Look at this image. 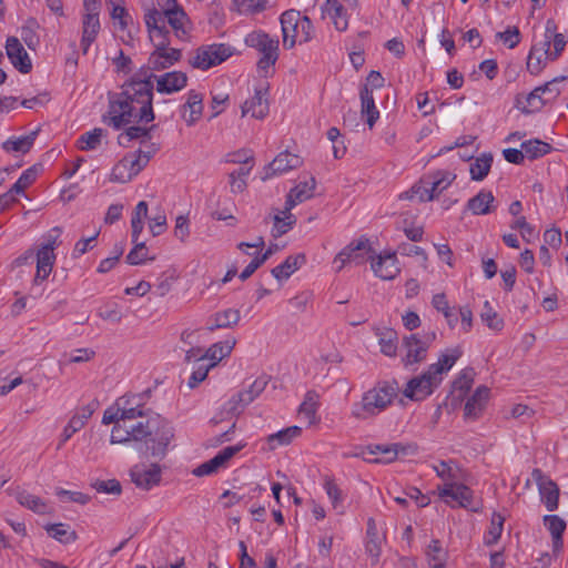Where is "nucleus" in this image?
<instances>
[{
  "mask_svg": "<svg viewBox=\"0 0 568 568\" xmlns=\"http://www.w3.org/2000/svg\"><path fill=\"white\" fill-rule=\"evenodd\" d=\"M493 163L491 154H483L477 158L474 163L470 164V175L475 181L484 180L490 171Z\"/></svg>",
  "mask_w": 568,
  "mask_h": 568,
  "instance_id": "nucleus-50",
  "label": "nucleus"
},
{
  "mask_svg": "<svg viewBox=\"0 0 568 568\" xmlns=\"http://www.w3.org/2000/svg\"><path fill=\"white\" fill-rule=\"evenodd\" d=\"M98 315L104 320L113 323H119L122 320V313L118 304H106L101 307L98 312Z\"/></svg>",
  "mask_w": 568,
  "mask_h": 568,
  "instance_id": "nucleus-64",
  "label": "nucleus"
},
{
  "mask_svg": "<svg viewBox=\"0 0 568 568\" xmlns=\"http://www.w3.org/2000/svg\"><path fill=\"white\" fill-rule=\"evenodd\" d=\"M98 406L99 403L97 400H92L88 405L79 408L69 420L71 423V427L78 430L82 429Z\"/></svg>",
  "mask_w": 568,
  "mask_h": 568,
  "instance_id": "nucleus-51",
  "label": "nucleus"
},
{
  "mask_svg": "<svg viewBox=\"0 0 568 568\" xmlns=\"http://www.w3.org/2000/svg\"><path fill=\"white\" fill-rule=\"evenodd\" d=\"M438 495L452 508H468L474 499L473 490L468 486L456 481L444 483L438 486Z\"/></svg>",
  "mask_w": 568,
  "mask_h": 568,
  "instance_id": "nucleus-13",
  "label": "nucleus"
},
{
  "mask_svg": "<svg viewBox=\"0 0 568 568\" xmlns=\"http://www.w3.org/2000/svg\"><path fill=\"white\" fill-rule=\"evenodd\" d=\"M302 429L298 426H291L268 436L267 442L271 448L288 445L294 438L301 435Z\"/></svg>",
  "mask_w": 568,
  "mask_h": 568,
  "instance_id": "nucleus-48",
  "label": "nucleus"
},
{
  "mask_svg": "<svg viewBox=\"0 0 568 568\" xmlns=\"http://www.w3.org/2000/svg\"><path fill=\"white\" fill-rule=\"evenodd\" d=\"M225 467V465L222 463V460L219 458L217 455H215L210 460L201 464L197 466L193 474L197 477L207 476L216 473L220 468Z\"/></svg>",
  "mask_w": 568,
  "mask_h": 568,
  "instance_id": "nucleus-58",
  "label": "nucleus"
},
{
  "mask_svg": "<svg viewBox=\"0 0 568 568\" xmlns=\"http://www.w3.org/2000/svg\"><path fill=\"white\" fill-rule=\"evenodd\" d=\"M6 53L12 65L21 73L27 74L32 70L31 59L18 38L7 39Z\"/></svg>",
  "mask_w": 568,
  "mask_h": 568,
  "instance_id": "nucleus-17",
  "label": "nucleus"
},
{
  "mask_svg": "<svg viewBox=\"0 0 568 568\" xmlns=\"http://www.w3.org/2000/svg\"><path fill=\"white\" fill-rule=\"evenodd\" d=\"M531 475L538 486L541 503L548 511H555L559 505L558 485L538 468Z\"/></svg>",
  "mask_w": 568,
  "mask_h": 568,
  "instance_id": "nucleus-15",
  "label": "nucleus"
},
{
  "mask_svg": "<svg viewBox=\"0 0 568 568\" xmlns=\"http://www.w3.org/2000/svg\"><path fill=\"white\" fill-rule=\"evenodd\" d=\"M240 318L241 314L239 310L227 308L220 311L209 318L206 329L213 332L217 328H230L235 326L240 322Z\"/></svg>",
  "mask_w": 568,
  "mask_h": 568,
  "instance_id": "nucleus-29",
  "label": "nucleus"
},
{
  "mask_svg": "<svg viewBox=\"0 0 568 568\" xmlns=\"http://www.w3.org/2000/svg\"><path fill=\"white\" fill-rule=\"evenodd\" d=\"M267 385V379L265 377H258L256 378L248 388L237 393L236 396H234L231 400V410L237 412V405H240L242 408L251 404L260 394L263 393Z\"/></svg>",
  "mask_w": 568,
  "mask_h": 568,
  "instance_id": "nucleus-24",
  "label": "nucleus"
},
{
  "mask_svg": "<svg viewBox=\"0 0 568 568\" xmlns=\"http://www.w3.org/2000/svg\"><path fill=\"white\" fill-rule=\"evenodd\" d=\"M57 240L58 235H49L47 242L37 250V272L33 278V285L41 284L51 274L55 262L54 248L57 247Z\"/></svg>",
  "mask_w": 568,
  "mask_h": 568,
  "instance_id": "nucleus-12",
  "label": "nucleus"
},
{
  "mask_svg": "<svg viewBox=\"0 0 568 568\" xmlns=\"http://www.w3.org/2000/svg\"><path fill=\"white\" fill-rule=\"evenodd\" d=\"M142 73L144 72L141 70ZM146 75L149 73L146 72ZM151 80L154 79L156 82V91L163 94H172L184 89L187 84V77L182 71H171L161 75H154L150 73Z\"/></svg>",
  "mask_w": 568,
  "mask_h": 568,
  "instance_id": "nucleus-19",
  "label": "nucleus"
},
{
  "mask_svg": "<svg viewBox=\"0 0 568 568\" xmlns=\"http://www.w3.org/2000/svg\"><path fill=\"white\" fill-rule=\"evenodd\" d=\"M202 110V95L195 91H190L182 113V118L189 126L193 125L200 119Z\"/></svg>",
  "mask_w": 568,
  "mask_h": 568,
  "instance_id": "nucleus-36",
  "label": "nucleus"
},
{
  "mask_svg": "<svg viewBox=\"0 0 568 568\" xmlns=\"http://www.w3.org/2000/svg\"><path fill=\"white\" fill-rule=\"evenodd\" d=\"M83 14H82V38L81 48L83 53H87L90 45L95 41L100 30V0H83Z\"/></svg>",
  "mask_w": 568,
  "mask_h": 568,
  "instance_id": "nucleus-9",
  "label": "nucleus"
},
{
  "mask_svg": "<svg viewBox=\"0 0 568 568\" xmlns=\"http://www.w3.org/2000/svg\"><path fill=\"white\" fill-rule=\"evenodd\" d=\"M371 253V245L367 239H361L356 243H351L344 247L334 258L337 271H341L347 263L356 265L363 264Z\"/></svg>",
  "mask_w": 568,
  "mask_h": 568,
  "instance_id": "nucleus-14",
  "label": "nucleus"
},
{
  "mask_svg": "<svg viewBox=\"0 0 568 568\" xmlns=\"http://www.w3.org/2000/svg\"><path fill=\"white\" fill-rule=\"evenodd\" d=\"M134 110L126 100L120 99L118 93H110L108 112L103 115V122L116 131L132 123L140 124L139 115Z\"/></svg>",
  "mask_w": 568,
  "mask_h": 568,
  "instance_id": "nucleus-8",
  "label": "nucleus"
},
{
  "mask_svg": "<svg viewBox=\"0 0 568 568\" xmlns=\"http://www.w3.org/2000/svg\"><path fill=\"white\" fill-rule=\"evenodd\" d=\"M153 89L151 75L140 71L122 85L121 92H118L120 99L126 100L128 104L135 109L139 123H150L155 118L152 106Z\"/></svg>",
  "mask_w": 568,
  "mask_h": 568,
  "instance_id": "nucleus-2",
  "label": "nucleus"
},
{
  "mask_svg": "<svg viewBox=\"0 0 568 568\" xmlns=\"http://www.w3.org/2000/svg\"><path fill=\"white\" fill-rule=\"evenodd\" d=\"M267 0H233V7L240 14L260 13L266 9Z\"/></svg>",
  "mask_w": 568,
  "mask_h": 568,
  "instance_id": "nucleus-53",
  "label": "nucleus"
},
{
  "mask_svg": "<svg viewBox=\"0 0 568 568\" xmlns=\"http://www.w3.org/2000/svg\"><path fill=\"white\" fill-rule=\"evenodd\" d=\"M173 429L168 424H163L161 429L146 443V450L151 456L162 458L165 456L168 446L173 438Z\"/></svg>",
  "mask_w": 568,
  "mask_h": 568,
  "instance_id": "nucleus-26",
  "label": "nucleus"
},
{
  "mask_svg": "<svg viewBox=\"0 0 568 568\" xmlns=\"http://www.w3.org/2000/svg\"><path fill=\"white\" fill-rule=\"evenodd\" d=\"M92 487L98 493L111 494V495H120L121 494V484L116 479L109 480H97L92 484Z\"/></svg>",
  "mask_w": 568,
  "mask_h": 568,
  "instance_id": "nucleus-62",
  "label": "nucleus"
},
{
  "mask_svg": "<svg viewBox=\"0 0 568 568\" xmlns=\"http://www.w3.org/2000/svg\"><path fill=\"white\" fill-rule=\"evenodd\" d=\"M412 192L420 202L432 201L436 196L432 185L426 182V176L412 187Z\"/></svg>",
  "mask_w": 568,
  "mask_h": 568,
  "instance_id": "nucleus-59",
  "label": "nucleus"
},
{
  "mask_svg": "<svg viewBox=\"0 0 568 568\" xmlns=\"http://www.w3.org/2000/svg\"><path fill=\"white\" fill-rule=\"evenodd\" d=\"M302 165V159L288 151L281 152L265 169L263 180L286 173Z\"/></svg>",
  "mask_w": 568,
  "mask_h": 568,
  "instance_id": "nucleus-20",
  "label": "nucleus"
},
{
  "mask_svg": "<svg viewBox=\"0 0 568 568\" xmlns=\"http://www.w3.org/2000/svg\"><path fill=\"white\" fill-rule=\"evenodd\" d=\"M159 23L163 27L162 20L156 12H154L153 16H149L148 31L150 40L154 44L155 49L148 59V67L145 71H161L169 69L182 58L180 49L169 48V38L162 37Z\"/></svg>",
  "mask_w": 568,
  "mask_h": 568,
  "instance_id": "nucleus-3",
  "label": "nucleus"
},
{
  "mask_svg": "<svg viewBox=\"0 0 568 568\" xmlns=\"http://www.w3.org/2000/svg\"><path fill=\"white\" fill-rule=\"evenodd\" d=\"M283 44L293 48L297 42L306 43L314 34V27L307 16H301L300 11L287 10L281 16Z\"/></svg>",
  "mask_w": 568,
  "mask_h": 568,
  "instance_id": "nucleus-5",
  "label": "nucleus"
},
{
  "mask_svg": "<svg viewBox=\"0 0 568 568\" xmlns=\"http://www.w3.org/2000/svg\"><path fill=\"white\" fill-rule=\"evenodd\" d=\"M437 476L442 478L445 483H455L456 471L453 467L452 462L442 460L437 465L433 466Z\"/></svg>",
  "mask_w": 568,
  "mask_h": 568,
  "instance_id": "nucleus-60",
  "label": "nucleus"
},
{
  "mask_svg": "<svg viewBox=\"0 0 568 568\" xmlns=\"http://www.w3.org/2000/svg\"><path fill=\"white\" fill-rule=\"evenodd\" d=\"M244 42L247 47L257 50L261 54V58L257 61V68L260 70L267 72V70L276 63L280 47L277 39L258 30L248 33L245 37Z\"/></svg>",
  "mask_w": 568,
  "mask_h": 568,
  "instance_id": "nucleus-7",
  "label": "nucleus"
},
{
  "mask_svg": "<svg viewBox=\"0 0 568 568\" xmlns=\"http://www.w3.org/2000/svg\"><path fill=\"white\" fill-rule=\"evenodd\" d=\"M381 352L389 357L397 352V333L390 328H385L377 333Z\"/></svg>",
  "mask_w": 568,
  "mask_h": 568,
  "instance_id": "nucleus-47",
  "label": "nucleus"
},
{
  "mask_svg": "<svg viewBox=\"0 0 568 568\" xmlns=\"http://www.w3.org/2000/svg\"><path fill=\"white\" fill-rule=\"evenodd\" d=\"M436 336V332L429 331L404 337L403 345L406 349V354L403 357L404 365L410 366L424 362L427 357L428 348L435 342Z\"/></svg>",
  "mask_w": 568,
  "mask_h": 568,
  "instance_id": "nucleus-10",
  "label": "nucleus"
},
{
  "mask_svg": "<svg viewBox=\"0 0 568 568\" xmlns=\"http://www.w3.org/2000/svg\"><path fill=\"white\" fill-rule=\"evenodd\" d=\"M316 182L314 178L308 181L300 182L293 187L286 196L285 205L287 210H292L298 203H302L313 196Z\"/></svg>",
  "mask_w": 568,
  "mask_h": 568,
  "instance_id": "nucleus-27",
  "label": "nucleus"
},
{
  "mask_svg": "<svg viewBox=\"0 0 568 568\" xmlns=\"http://www.w3.org/2000/svg\"><path fill=\"white\" fill-rule=\"evenodd\" d=\"M397 396V388L388 384H379L365 392L361 402L352 406V416L359 420L372 418L384 412Z\"/></svg>",
  "mask_w": 568,
  "mask_h": 568,
  "instance_id": "nucleus-4",
  "label": "nucleus"
},
{
  "mask_svg": "<svg viewBox=\"0 0 568 568\" xmlns=\"http://www.w3.org/2000/svg\"><path fill=\"white\" fill-rule=\"evenodd\" d=\"M38 130L21 136H11L2 143V149L8 153H28L34 144Z\"/></svg>",
  "mask_w": 568,
  "mask_h": 568,
  "instance_id": "nucleus-33",
  "label": "nucleus"
},
{
  "mask_svg": "<svg viewBox=\"0 0 568 568\" xmlns=\"http://www.w3.org/2000/svg\"><path fill=\"white\" fill-rule=\"evenodd\" d=\"M17 500L20 505L31 509L38 514H47L49 506L40 497L34 496L28 491H21L17 495Z\"/></svg>",
  "mask_w": 568,
  "mask_h": 568,
  "instance_id": "nucleus-49",
  "label": "nucleus"
},
{
  "mask_svg": "<svg viewBox=\"0 0 568 568\" xmlns=\"http://www.w3.org/2000/svg\"><path fill=\"white\" fill-rule=\"evenodd\" d=\"M320 406V396L314 390H308L305 395L303 403L300 406L298 413L305 417L310 425L316 423V413Z\"/></svg>",
  "mask_w": 568,
  "mask_h": 568,
  "instance_id": "nucleus-42",
  "label": "nucleus"
},
{
  "mask_svg": "<svg viewBox=\"0 0 568 568\" xmlns=\"http://www.w3.org/2000/svg\"><path fill=\"white\" fill-rule=\"evenodd\" d=\"M399 448H400L399 444L372 446V447H369V454L382 455V457L374 458V459L366 458V460L374 462V463H385V464L390 463L396 459Z\"/></svg>",
  "mask_w": 568,
  "mask_h": 568,
  "instance_id": "nucleus-45",
  "label": "nucleus"
},
{
  "mask_svg": "<svg viewBox=\"0 0 568 568\" xmlns=\"http://www.w3.org/2000/svg\"><path fill=\"white\" fill-rule=\"evenodd\" d=\"M132 481L141 489L149 490L161 480V468L158 464L135 465L131 471Z\"/></svg>",
  "mask_w": 568,
  "mask_h": 568,
  "instance_id": "nucleus-16",
  "label": "nucleus"
},
{
  "mask_svg": "<svg viewBox=\"0 0 568 568\" xmlns=\"http://www.w3.org/2000/svg\"><path fill=\"white\" fill-rule=\"evenodd\" d=\"M544 525L551 535L554 550L562 548V535L567 528L566 521L557 515H546L542 518Z\"/></svg>",
  "mask_w": 568,
  "mask_h": 568,
  "instance_id": "nucleus-34",
  "label": "nucleus"
},
{
  "mask_svg": "<svg viewBox=\"0 0 568 568\" xmlns=\"http://www.w3.org/2000/svg\"><path fill=\"white\" fill-rule=\"evenodd\" d=\"M455 178L456 175L452 172L436 171L426 176V182L432 185L433 191L438 195L452 184Z\"/></svg>",
  "mask_w": 568,
  "mask_h": 568,
  "instance_id": "nucleus-46",
  "label": "nucleus"
},
{
  "mask_svg": "<svg viewBox=\"0 0 568 568\" xmlns=\"http://www.w3.org/2000/svg\"><path fill=\"white\" fill-rule=\"evenodd\" d=\"M105 135V130L95 128L81 134L77 141V145L81 151L97 150L101 145L102 139Z\"/></svg>",
  "mask_w": 568,
  "mask_h": 568,
  "instance_id": "nucleus-40",
  "label": "nucleus"
},
{
  "mask_svg": "<svg viewBox=\"0 0 568 568\" xmlns=\"http://www.w3.org/2000/svg\"><path fill=\"white\" fill-rule=\"evenodd\" d=\"M37 176V169L29 168L27 169L18 179V181L12 185V192L16 194H22L27 187H29L34 181Z\"/></svg>",
  "mask_w": 568,
  "mask_h": 568,
  "instance_id": "nucleus-56",
  "label": "nucleus"
},
{
  "mask_svg": "<svg viewBox=\"0 0 568 568\" xmlns=\"http://www.w3.org/2000/svg\"><path fill=\"white\" fill-rule=\"evenodd\" d=\"M481 321L493 331H500L504 327V321L493 310L490 303L486 301L484 303L483 311L480 313Z\"/></svg>",
  "mask_w": 568,
  "mask_h": 568,
  "instance_id": "nucleus-54",
  "label": "nucleus"
},
{
  "mask_svg": "<svg viewBox=\"0 0 568 568\" xmlns=\"http://www.w3.org/2000/svg\"><path fill=\"white\" fill-rule=\"evenodd\" d=\"M495 196L490 191L481 190L477 195L469 199L467 202V210L474 215H486L496 210Z\"/></svg>",
  "mask_w": 568,
  "mask_h": 568,
  "instance_id": "nucleus-28",
  "label": "nucleus"
},
{
  "mask_svg": "<svg viewBox=\"0 0 568 568\" xmlns=\"http://www.w3.org/2000/svg\"><path fill=\"white\" fill-rule=\"evenodd\" d=\"M361 97V113L366 118V123L372 129L376 121L379 119V111L375 105L373 91L365 84L359 92Z\"/></svg>",
  "mask_w": 568,
  "mask_h": 568,
  "instance_id": "nucleus-32",
  "label": "nucleus"
},
{
  "mask_svg": "<svg viewBox=\"0 0 568 568\" xmlns=\"http://www.w3.org/2000/svg\"><path fill=\"white\" fill-rule=\"evenodd\" d=\"M231 55V47L226 44L220 43L202 45L194 51L192 58L189 60V63L194 69L209 70L210 68L224 62Z\"/></svg>",
  "mask_w": 568,
  "mask_h": 568,
  "instance_id": "nucleus-11",
  "label": "nucleus"
},
{
  "mask_svg": "<svg viewBox=\"0 0 568 568\" xmlns=\"http://www.w3.org/2000/svg\"><path fill=\"white\" fill-rule=\"evenodd\" d=\"M541 89L536 88L529 94L517 99V106L524 113H534L539 111L548 101L540 92Z\"/></svg>",
  "mask_w": 568,
  "mask_h": 568,
  "instance_id": "nucleus-39",
  "label": "nucleus"
},
{
  "mask_svg": "<svg viewBox=\"0 0 568 568\" xmlns=\"http://www.w3.org/2000/svg\"><path fill=\"white\" fill-rule=\"evenodd\" d=\"M268 89L266 87H257L254 90V95L247 99L241 106L242 116L250 114L254 119L262 120L268 113Z\"/></svg>",
  "mask_w": 568,
  "mask_h": 568,
  "instance_id": "nucleus-18",
  "label": "nucleus"
},
{
  "mask_svg": "<svg viewBox=\"0 0 568 568\" xmlns=\"http://www.w3.org/2000/svg\"><path fill=\"white\" fill-rule=\"evenodd\" d=\"M556 30L557 27L555 22L552 20H548L546 23L545 36L547 39H551V44L554 47L550 54L551 61L556 60L561 54L567 44L566 37L562 33H557Z\"/></svg>",
  "mask_w": 568,
  "mask_h": 568,
  "instance_id": "nucleus-43",
  "label": "nucleus"
},
{
  "mask_svg": "<svg viewBox=\"0 0 568 568\" xmlns=\"http://www.w3.org/2000/svg\"><path fill=\"white\" fill-rule=\"evenodd\" d=\"M322 19L328 17L337 31H345L348 27L346 11L338 0H324L321 6Z\"/></svg>",
  "mask_w": 568,
  "mask_h": 568,
  "instance_id": "nucleus-23",
  "label": "nucleus"
},
{
  "mask_svg": "<svg viewBox=\"0 0 568 568\" xmlns=\"http://www.w3.org/2000/svg\"><path fill=\"white\" fill-rule=\"evenodd\" d=\"M155 125L145 128L142 124L132 123L124 126L123 131L118 135V143L123 148H129L132 141H140L144 143L151 140V131Z\"/></svg>",
  "mask_w": 568,
  "mask_h": 568,
  "instance_id": "nucleus-25",
  "label": "nucleus"
},
{
  "mask_svg": "<svg viewBox=\"0 0 568 568\" xmlns=\"http://www.w3.org/2000/svg\"><path fill=\"white\" fill-rule=\"evenodd\" d=\"M372 270L384 281L394 280L400 272L396 253L378 255L376 260L372 261Z\"/></svg>",
  "mask_w": 568,
  "mask_h": 568,
  "instance_id": "nucleus-21",
  "label": "nucleus"
},
{
  "mask_svg": "<svg viewBox=\"0 0 568 568\" xmlns=\"http://www.w3.org/2000/svg\"><path fill=\"white\" fill-rule=\"evenodd\" d=\"M128 429L131 440H142L152 434L150 422H138L136 424L128 423Z\"/></svg>",
  "mask_w": 568,
  "mask_h": 568,
  "instance_id": "nucleus-57",
  "label": "nucleus"
},
{
  "mask_svg": "<svg viewBox=\"0 0 568 568\" xmlns=\"http://www.w3.org/2000/svg\"><path fill=\"white\" fill-rule=\"evenodd\" d=\"M505 517L499 513L491 515L490 525L485 536V544L488 546L497 544L504 529Z\"/></svg>",
  "mask_w": 568,
  "mask_h": 568,
  "instance_id": "nucleus-52",
  "label": "nucleus"
},
{
  "mask_svg": "<svg viewBox=\"0 0 568 568\" xmlns=\"http://www.w3.org/2000/svg\"><path fill=\"white\" fill-rule=\"evenodd\" d=\"M425 555L430 568H444L446 566L448 552L439 540L433 539L427 546Z\"/></svg>",
  "mask_w": 568,
  "mask_h": 568,
  "instance_id": "nucleus-38",
  "label": "nucleus"
},
{
  "mask_svg": "<svg viewBox=\"0 0 568 568\" xmlns=\"http://www.w3.org/2000/svg\"><path fill=\"white\" fill-rule=\"evenodd\" d=\"M496 38L501 40L509 49H514L520 42V32L518 28H508L503 32H497Z\"/></svg>",
  "mask_w": 568,
  "mask_h": 568,
  "instance_id": "nucleus-63",
  "label": "nucleus"
},
{
  "mask_svg": "<svg viewBox=\"0 0 568 568\" xmlns=\"http://www.w3.org/2000/svg\"><path fill=\"white\" fill-rule=\"evenodd\" d=\"M115 406L118 407V410L120 412V420L122 423L128 424V423L133 422V419H135L138 417H143L145 415L143 407H136V405L129 407V406H126L125 400H116Z\"/></svg>",
  "mask_w": 568,
  "mask_h": 568,
  "instance_id": "nucleus-55",
  "label": "nucleus"
},
{
  "mask_svg": "<svg viewBox=\"0 0 568 568\" xmlns=\"http://www.w3.org/2000/svg\"><path fill=\"white\" fill-rule=\"evenodd\" d=\"M488 396L489 388L479 386L465 404V416L473 419L478 418L485 408Z\"/></svg>",
  "mask_w": 568,
  "mask_h": 568,
  "instance_id": "nucleus-30",
  "label": "nucleus"
},
{
  "mask_svg": "<svg viewBox=\"0 0 568 568\" xmlns=\"http://www.w3.org/2000/svg\"><path fill=\"white\" fill-rule=\"evenodd\" d=\"M48 535L61 544H71L78 539L74 530H71L69 525L63 523L50 524L45 526Z\"/></svg>",
  "mask_w": 568,
  "mask_h": 568,
  "instance_id": "nucleus-41",
  "label": "nucleus"
},
{
  "mask_svg": "<svg viewBox=\"0 0 568 568\" xmlns=\"http://www.w3.org/2000/svg\"><path fill=\"white\" fill-rule=\"evenodd\" d=\"M306 262V256L302 253L290 255L286 260L272 270V275L277 281L287 280L295 271H297Z\"/></svg>",
  "mask_w": 568,
  "mask_h": 568,
  "instance_id": "nucleus-35",
  "label": "nucleus"
},
{
  "mask_svg": "<svg viewBox=\"0 0 568 568\" xmlns=\"http://www.w3.org/2000/svg\"><path fill=\"white\" fill-rule=\"evenodd\" d=\"M460 356L459 347L443 353L437 363L430 364L425 372L407 382L404 395L416 402L426 399L439 387L444 375L450 371Z\"/></svg>",
  "mask_w": 568,
  "mask_h": 568,
  "instance_id": "nucleus-1",
  "label": "nucleus"
},
{
  "mask_svg": "<svg viewBox=\"0 0 568 568\" xmlns=\"http://www.w3.org/2000/svg\"><path fill=\"white\" fill-rule=\"evenodd\" d=\"M236 344V339L231 337L223 342H217L211 345L200 359L210 361V365L213 367L217 365L220 361L229 356Z\"/></svg>",
  "mask_w": 568,
  "mask_h": 568,
  "instance_id": "nucleus-31",
  "label": "nucleus"
},
{
  "mask_svg": "<svg viewBox=\"0 0 568 568\" xmlns=\"http://www.w3.org/2000/svg\"><path fill=\"white\" fill-rule=\"evenodd\" d=\"M521 148L525 153V158L529 160H536L551 152L552 146L538 139L528 140L521 143Z\"/></svg>",
  "mask_w": 568,
  "mask_h": 568,
  "instance_id": "nucleus-44",
  "label": "nucleus"
},
{
  "mask_svg": "<svg viewBox=\"0 0 568 568\" xmlns=\"http://www.w3.org/2000/svg\"><path fill=\"white\" fill-rule=\"evenodd\" d=\"M141 172V163L136 164L131 154L125 155L112 169L110 181L126 183Z\"/></svg>",
  "mask_w": 568,
  "mask_h": 568,
  "instance_id": "nucleus-22",
  "label": "nucleus"
},
{
  "mask_svg": "<svg viewBox=\"0 0 568 568\" xmlns=\"http://www.w3.org/2000/svg\"><path fill=\"white\" fill-rule=\"evenodd\" d=\"M166 7L162 10L155 8L149 9L144 14V21L148 26L149 16H153L156 12L163 23V27L159 23L163 38H169V30L166 23L172 28L178 39L185 41L189 36L187 23L189 19L184 10L178 4L175 0H166Z\"/></svg>",
  "mask_w": 568,
  "mask_h": 568,
  "instance_id": "nucleus-6",
  "label": "nucleus"
},
{
  "mask_svg": "<svg viewBox=\"0 0 568 568\" xmlns=\"http://www.w3.org/2000/svg\"><path fill=\"white\" fill-rule=\"evenodd\" d=\"M134 243V247L126 255V262L131 265H139L148 258V248L143 242Z\"/></svg>",
  "mask_w": 568,
  "mask_h": 568,
  "instance_id": "nucleus-61",
  "label": "nucleus"
},
{
  "mask_svg": "<svg viewBox=\"0 0 568 568\" xmlns=\"http://www.w3.org/2000/svg\"><path fill=\"white\" fill-rule=\"evenodd\" d=\"M292 210H287L286 206L284 210L278 211L273 216V227H272V236L277 239L286 234L296 223V217L291 213Z\"/></svg>",
  "mask_w": 568,
  "mask_h": 568,
  "instance_id": "nucleus-37",
  "label": "nucleus"
}]
</instances>
